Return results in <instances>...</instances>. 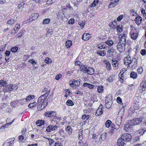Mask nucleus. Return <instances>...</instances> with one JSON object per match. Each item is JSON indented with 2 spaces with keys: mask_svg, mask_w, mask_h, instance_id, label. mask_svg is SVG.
<instances>
[{
  "mask_svg": "<svg viewBox=\"0 0 146 146\" xmlns=\"http://www.w3.org/2000/svg\"><path fill=\"white\" fill-rule=\"evenodd\" d=\"M145 131L146 129H142L138 130L137 132V133H138L140 135H142L144 134Z\"/></svg>",
  "mask_w": 146,
  "mask_h": 146,
  "instance_id": "nucleus-35",
  "label": "nucleus"
},
{
  "mask_svg": "<svg viewBox=\"0 0 146 146\" xmlns=\"http://www.w3.org/2000/svg\"><path fill=\"white\" fill-rule=\"evenodd\" d=\"M122 27V25H119L117 26L116 29L118 32H121L122 31L123 29Z\"/></svg>",
  "mask_w": 146,
  "mask_h": 146,
  "instance_id": "nucleus-40",
  "label": "nucleus"
},
{
  "mask_svg": "<svg viewBox=\"0 0 146 146\" xmlns=\"http://www.w3.org/2000/svg\"><path fill=\"white\" fill-rule=\"evenodd\" d=\"M73 82L74 84V85L75 86H79L80 84V81L76 80L73 81Z\"/></svg>",
  "mask_w": 146,
  "mask_h": 146,
  "instance_id": "nucleus-52",
  "label": "nucleus"
},
{
  "mask_svg": "<svg viewBox=\"0 0 146 146\" xmlns=\"http://www.w3.org/2000/svg\"><path fill=\"white\" fill-rule=\"evenodd\" d=\"M124 141H125L123 140L121 137L120 138L118 139L117 140V145L118 146H123L125 144Z\"/></svg>",
  "mask_w": 146,
  "mask_h": 146,
  "instance_id": "nucleus-22",
  "label": "nucleus"
},
{
  "mask_svg": "<svg viewBox=\"0 0 146 146\" xmlns=\"http://www.w3.org/2000/svg\"><path fill=\"white\" fill-rule=\"evenodd\" d=\"M80 70L84 73H86L90 75H93L94 72V69L91 68L86 67L84 66H82L80 68Z\"/></svg>",
  "mask_w": 146,
  "mask_h": 146,
  "instance_id": "nucleus-2",
  "label": "nucleus"
},
{
  "mask_svg": "<svg viewBox=\"0 0 146 146\" xmlns=\"http://www.w3.org/2000/svg\"><path fill=\"white\" fill-rule=\"evenodd\" d=\"M121 138L125 141H129L132 139L131 135L128 133H125L123 134L121 136Z\"/></svg>",
  "mask_w": 146,
  "mask_h": 146,
  "instance_id": "nucleus-5",
  "label": "nucleus"
},
{
  "mask_svg": "<svg viewBox=\"0 0 146 146\" xmlns=\"http://www.w3.org/2000/svg\"><path fill=\"white\" fill-rule=\"evenodd\" d=\"M35 97V96L34 95H29L26 98L25 100H26V101L27 102L28 101L30 100L31 99L34 98Z\"/></svg>",
  "mask_w": 146,
  "mask_h": 146,
  "instance_id": "nucleus-44",
  "label": "nucleus"
},
{
  "mask_svg": "<svg viewBox=\"0 0 146 146\" xmlns=\"http://www.w3.org/2000/svg\"><path fill=\"white\" fill-rule=\"evenodd\" d=\"M131 58L129 55L127 56L124 59V64L125 65H128L129 66L130 63Z\"/></svg>",
  "mask_w": 146,
  "mask_h": 146,
  "instance_id": "nucleus-14",
  "label": "nucleus"
},
{
  "mask_svg": "<svg viewBox=\"0 0 146 146\" xmlns=\"http://www.w3.org/2000/svg\"><path fill=\"white\" fill-rule=\"evenodd\" d=\"M135 21L136 22V24L138 25L139 26L142 21V18L140 16H137L135 18Z\"/></svg>",
  "mask_w": 146,
  "mask_h": 146,
  "instance_id": "nucleus-20",
  "label": "nucleus"
},
{
  "mask_svg": "<svg viewBox=\"0 0 146 146\" xmlns=\"http://www.w3.org/2000/svg\"><path fill=\"white\" fill-rule=\"evenodd\" d=\"M74 22V19H70L68 23L69 24H73Z\"/></svg>",
  "mask_w": 146,
  "mask_h": 146,
  "instance_id": "nucleus-62",
  "label": "nucleus"
},
{
  "mask_svg": "<svg viewBox=\"0 0 146 146\" xmlns=\"http://www.w3.org/2000/svg\"><path fill=\"white\" fill-rule=\"evenodd\" d=\"M20 28V25L19 24H17L16 25L15 28H14V30L15 31L17 32Z\"/></svg>",
  "mask_w": 146,
  "mask_h": 146,
  "instance_id": "nucleus-46",
  "label": "nucleus"
},
{
  "mask_svg": "<svg viewBox=\"0 0 146 146\" xmlns=\"http://www.w3.org/2000/svg\"><path fill=\"white\" fill-rule=\"evenodd\" d=\"M107 133H104L102 134L101 136V139L102 140H104L106 138L107 136Z\"/></svg>",
  "mask_w": 146,
  "mask_h": 146,
  "instance_id": "nucleus-47",
  "label": "nucleus"
},
{
  "mask_svg": "<svg viewBox=\"0 0 146 146\" xmlns=\"http://www.w3.org/2000/svg\"><path fill=\"white\" fill-rule=\"evenodd\" d=\"M36 103L35 102H34L33 103L30 104H29L28 107L30 108L33 107L36 105Z\"/></svg>",
  "mask_w": 146,
  "mask_h": 146,
  "instance_id": "nucleus-54",
  "label": "nucleus"
},
{
  "mask_svg": "<svg viewBox=\"0 0 146 146\" xmlns=\"http://www.w3.org/2000/svg\"><path fill=\"white\" fill-rule=\"evenodd\" d=\"M56 114V113L55 111H51L45 112L44 113V115L47 117H50L52 116L55 115Z\"/></svg>",
  "mask_w": 146,
  "mask_h": 146,
  "instance_id": "nucleus-16",
  "label": "nucleus"
},
{
  "mask_svg": "<svg viewBox=\"0 0 146 146\" xmlns=\"http://www.w3.org/2000/svg\"><path fill=\"white\" fill-rule=\"evenodd\" d=\"M72 45V42L71 40H67L66 42V46L67 48H70Z\"/></svg>",
  "mask_w": 146,
  "mask_h": 146,
  "instance_id": "nucleus-37",
  "label": "nucleus"
},
{
  "mask_svg": "<svg viewBox=\"0 0 146 146\" xmlns=\"http://www.w3.org/2000/svg\"><path fill=\"white\" fill-rule=\"evenodd\" d=\"M134 88V87L133 84L130 85L128 86V88L129 90H130V91H133Z\"/></svg>",
  "mask_w": 146,
  "mask_h": 146,
  "instance_id": "nucleus-57",
  "label": "nucleus"
},
{
  "mask_svg": "<svg viewBox=\"0 0 146 146\" xmlns=\"http://www.w3.org/2000/svg\"><path fill=\"white\" fill-rule=\"evenodd\" d=\"M127 34H123L121 36L119 40V42H121L125 44L126 43V38L127 37Z\"/></svg>",
  "mask_w": 146,
  "mask_h": 146,
  "instance_id": "nucleus-17",
  "label": "nucleus"
},
{
  "mask_svg": "<svg viewBox=\"0 0 146 146\" xmlns=\"http://www.w3.org/2000/svg\"><path fill=\"white\" fill-rule=\"evenodd\" d=\"M143 121V118L139 117L133 119L131 120L132 123H133L134 125H138Z\"/></svg>",
  "mask_w": 146,
  "mask_h": 146,
  "instance_id": "nucleus-10",
  "label": "nucleus"
},
{
  "mask_svg": "<svg viewBox=\"0 0 146 146\" xmlns=\"http://www.w3.org/2000/svg\"><path fill=\"white\" fill-rule=\"evenodd\" d=\"M111 123V121L110 120H108L105 123V125L106 127H109Z\"/></svg>",
  "mask_w": 146,
  "mask_h": 146,
  "instance_id": "nucleus-43",
  "label": "nucleus"
},
{
  "mask_svg": "<svg viewBox=\"0 0 146 146\" xmlns=\"http://www.w3.org/2000/svg\"><path fill=\"white\" fill-rule=\"evenodd\" d=\"M83 86L84 87H87L90 89H92L94 86V85H92L91 84H88L87 83H84L83 84Z\"/></svg>",
  "mask_w": 146,
  "mask_h": 146,
  "instance_id": "nucleus-26",
  "label": "nucleus"
},
{
  "mask_svg": "<svg viewBox=\"0 0 146 146\" xmlns=\"http://www.w3.org/2000/svg\"><path fill=\"white\" fill-rule=\"evenodd\" d=\"M90 35L89 33H84L82 36V39L84 40H88L90 38Z\"/></svg>",
  "mask_w": 146,
  "mask_h": 146,
  "instance_id": "nucleus-19",
  "label": "nucleus"
},
{
  "mask_svg": "<svg viewBox=\"0 0 146 146\" xmlns=\"http://www.w3.org/2000/svg\"><path fill=\"white\" fill-rule=\"evenodd\" d=\"M50 90H49L46 91V92L43 94L42 95H44V99H46L48 97V94L50 93Z\"/></svg>",
  "mask_w": 146,
  "mask_h": 146,
  "instance_id": "nucleus-51",
  "label": "nucleus"
},
{
  "mask_svg": "<svg viewBox=\"0 0 146 146\" xmlns=\"http://www.w3.org/2000/svg\"><path fill=\"white\" fill-rule=\"evenodd\" d=\"M15 140L14 138H11L8 139L4 143L5 146H12L13 144V142Z\"/></svg>",
  "mask_w": 146,
  "mask_h": 146,
  "instance_id": "nucleus-7",
  "label": "nucleus"
},
{
  "mask_svg": "<svg viewBox=\"0 0 146 146\" xmlns=\"http://www.w3.org/2000/svg\"><path fill=\"white\" fill-rule=\"evenodd\" d=\"M130 77L133 79L136 78L137 77V74L134 72H131L130 74Z\"/></svg>",
  "mask_w": 146,
  "mask_h": 146,
  "instance_id": "nucleus-30",
  "label": "nucleus"
},
{
  "mask_svg": "<svg viewBox=\"0 0 146 146\" xmlns=\"http://www.w3.org/2000/svg\"><path fill=\"white\" fill-rule=\"evenodd\" d=\"M109 26L111 29H114L115 28V26L113 23H111L109 24Z\"/></svg>",
  "mask_w": 146,
  "mask_h": 146,
  "instance_id": "nucleus-60",
  "label": "nucleus"
},
{
  "mask_svg": "<svg viewBox=\"0 0 146 146\" xmlns=\"http://www.w3.org/2000/svg\"><path fill=\"white\" fill-rule=\"evenodd\" d=\"M137 59L135 58H133L131 60L130 63L129 67L132 66V68H135L137 66Z\"/></svg>",
  "mask_w": 146,
  "mask_h": 146,
  "instance_id": "nucleus-9",
  "label": "nucleus"
},
{
  "mask_svg": "<svg viewBox=\"0 0 146 146\" xmlns=\"http://www.w3.org/2000/svg\"><path fill=\"white\" fill-rule=\"evenodd\" d=\"M44 122L43 120H37L36 122V124L39 126H40L44 124Z\"/></svg>",
  "mask_w": 146,
  "mask_h": 146,
  "instance_id": "nucleus-29",
  "label": "nucleus"
},
{
  "mask_svg": "<svg viewBox=\"0 0 146 146\" xmlns=\"http://www.w3.org/2000/svg\"><path fill=\"white\" fill-rule=\"evenodd\" d=\"M103 113L102 110L98 109L96 113L95 114L96 116H99L101 115Z\"/></svg>",
  "mask_w": 146,
  "mask_h": 146,
  "instance_id": "nucleus-42",
  "label": "nucleus"
},
{
  "mask_svg": "<svg viewBox=\"0 0 146 146\" xmlns=\"http://www.w3.org/2000/svg\"><path fill=\"white\" fill-rule=\"evenodd\" d=\"M115 50L113 48H111L110 50H109L107 52L109 53V55L112 56L113 55V53L114 52Z\"/></svg>",
  "mask_w": 146,
  "mask_h": 146,
  "instance_id": "nucleus-32",
  "label": "nucleus"
},
{
  "mask_svg": "<svg viewBox=\"0 0 146 146\" xmlns=\"http://www.w3.org/2000/svg\"><path fill=\"white\" fill-rule=\"evenodd\" d=\"M29 62L32 63L33 65H35L36 64V62L33 59L29 60Z\"/></svg>",
  "mask_w": 146,
  "mask_h": 146,
  "instance_id": "nucleus-61",
  "label": "nucleus"
},
{
  "mask_svg": "<svg viewBox=\"0 0 146 146\" xmlns=\"http://www.w3.org/2000/svg\"><path fill=\"white\" fill-rule=\"evenodd\" d=\"M108 81L109 82H112L114 78H113V77L111 76L108 79Z\"/></svg>",
  "mask_w": 146,
  "mask_h": 146,
  "instance_id": "nucleus-64",
  "label": "nucleus"
},
{
  "mask_svg": "<svg viewBox=\"0 0 146 146\" xmlns=\"http://www.w3.org/2000/svg\"><path fill=\"white\" fill-rule=\"evenodd\" d=\"M7 84V82L6 81L1 80H0V87H5Z\"/></svg>",
  "mask_w": 146,
  "mask_h": 146,
  "instance_id": "nucleus-27",
  "label": "nucleus"
},
{
  "mask_svg": "<svg viewBox=\"0 0 146 146\" xmlns=\"http://www.w3.org/2000/svg\"><path fill=\"white\" fill-rule=\"evenodd\" d=\"M106 68L108 70H110L111 68L110 64L108 62L106 63Z\"/></svg>",
  "mask_w": 146,
  "mask_h": 146,
  "instance_id": "nucleus-53",
  "label": "nucleus"
},
{
  "mask_svg": "<svg viewBox=\"0 0 146 146\" xmlns=\"http://www.w3.org/2000/svg\"><path fill=\"white\" fill-rule=\"evenodd\" d=\"M141 54L143 56L146 54V50L145 49H142L141 51Z\"/></svg>",
  "mask_w": 146,
  "mask_h": 146,
  "instance_id": "nucleus-58",
  "label": "nucleus"
},
{
  "mask_svg": "<svg viewBox=\"0 0 146 146\" xmlns=\"http://www.w3.org/2000/svg\"><path fill=\"white\" fill-rule=\"evenodd\" d=\"M97 54L100 56H104L106 55V52L104 50H98L97 51Z\"/></svg>",
  "mask_w": 146,
  "mask_h": 146,
  "instance_id": "nucleus-25",
  "label": "nucleus"
},
{
  "mask_svg": "<svg viewBox=\"0 0 146 146\" xmlns=\"http://www.w3.org/2000/svg\"><path fill=\"white\" fill-rule=\"evenodd\" d=\"M105 42L109 47L111 46L113 43V42L111 40H108L106 41Z\"/></svg>",
  "mask_w": 146,
  "mask_h": 146,
  "instance_id": "nucleus-34",
  "label": "nucleus"
},
{
  "mask_svg": "<svg viewBox=\"0 0 146 146\" xmlns=\"http://www.w3.org/2000/svg\"><path fill=\"white\" fill-rule=\"evenodd\" d=\"M44 95H42L39 98L38 101V104L45 103L44 100L46 99H44Z\"/></svg>",
  "mask_w": 146,
  "mask_h": 146,
  "instance_id": "nucleus-21",
  "label": "nucleus"
},
{
  "mask_svg": "<svg viewBox=\"0 0 146 146\" xmlns=\"http://www.w3.org/2000/svg\"><path fill=\"white\" fill-rule=\"evenodd\" d=\"M38 16L39 15L38 13H33L30 17L29 21H32L33 20L36 19Z\"/></svg>",
  "mask_w": 146,
  "mask_h": 146,
  "instance_id": "nucleus-18",
  "label": "nucleus"
},
{
  "mask_svg": "<svg viewBox=\"0 0 146 146\" xmlns=\"http://www.w3.org/2000/svg\"><path fill=\"white\" fill-rule=\"evenodd\" d=\"M125 129V131L129 132H131L133 131V126L129 123L125 124L124 125Z\"/></svg>",
  "mask_w": 146,
  "mask_h": 146,
  "instance_id": "nucleus-8",
  "label": "nucleus"
},
{
  "mask_svg": "<svg viewBox=\"0 0 146 146\" xmlns=\"http://www.w3.org/2000/svg\"><path fill=\"white\" fill-rule=\"evenodd\" d=\"M66 104L68 106H72L74 105L73 102L70 100H68L66 102Z\"/></svg>",
  "mask_w": 146,
  "mask_h": 146,
  "instance_id": "nucleus-39",
  "label": "nucleus"
},
{
  "mask_svg": "<svg viewBox=\"0 0 146 146\" xmlns=\"http://www.w3.org/2000/svg\"><path fill=\"white\" fill-rule=\"evenodd\" d=\"M112 64L113 67L118 68V63L117 61L115 60H113L112 61Z\"/></svg>",
  "mask_w": 146,
  "mask_h": 146,
  "instance_id": "nucleus-28",
  "label": "nucleus"
},
{
  "mask_svg": "<svg viewBox=\"0 0 146 146\" xmlns=\"http://www.w3.org/2000/svg\"><path fill=\"white\" fill-rule=\"evenodd\" d=\"M45 101H45V103L44 104L41 103V104H38V105L37 107V109L38 110H42L48 104V101L47 100Z\"/></svg>",
  "mask_w": 146,
  "mask_h": 146,
  "instance_id": "nucleus-11",
  "label": "nucleus"
},
{
  "mask_svg": "<svg viewBox=\"0 0 146 146\" xmlns=\"http://www.w3.org/2000/svg\"><path fill=\"white\" fill-rule=\"evenodd\" d=\"M105 102L106 108L108 109L110 108L112 104L111 100L110 99H107L106 100Z\"/></svg>",
  "mask_w": 146,
  "mask_h": 146,
  "instance_id": "nucleus-15",
  "label": "nucleus"
},
{
  "mask_svg": "<svg viewBox=\"0 0 146 146\" xmlns=\"http://www.w3.org/2000/svg\"><path fill=\"white\" fill-rule=\"evenodd\" d=\"M50 19L48 18L44 19L42 23L44 25L48 24L50 22Z\"/></svg>",
  "mask_w": 146,
  "mask_h": 146,
  "instance_id": "nucleus-36",
  "label": "nucleus"
},
{
  "mask_svg": "<svg viewBox=\"0 0 146 146\" xmlns=\"http://www.w3.org/2000/svg\"><path fill=\"white\" fill-rule=\"evenodd\" d=\"M143 91H145L146 90V81L143 80L141 83L139 89Z\"/></svg>",
  "mask_w": 146,
  "mask_h": 146,
  "instance_id": "nucleus-13",
  "label": "nucleus"
},
{
  "mask_svg": "<svg viewBox=\"0 0 146 146\" xmlns=\"http://www.w3.org/2000/svg\"><path fill=\"white\" fill-rule=\"evenodd\" d=\"M123 15H121L117 18V20L118 21H121V20L123 18Z\"/></svg>",
  "mask_w": 146,
  "mask_h": 146,
  "instance_id": "nucleus-59",
  "label": "nucleus"
},
{
  "mask_svg": "<svg viewBox=\"0 0 146 146\" xmlns=\"http://www.w3.org/2000/svg\"><path fill=\"white\" fill-rule=\"evenodd\" d=\"M103 87L102 86H100L98 87L97 90L98 92L101 93L103 91Z\"/></svg>",
  "mask_w": 146,
  "mask_h": 146,
  "instance_id": "nucleus-50",
  "label": "nucleus"
},
{
  "mask_svg": "<svg viewBox=\"0 0 146 146\" xmlns=\"http://www.w3.org/2000/svg\"><path fill=\"white\" fill-rule=\"evenodd\" d=\"M90 116L89 115H86L84 114L82 116V118L83 120H84V121L86 123L87 121V120L89 121L88 119H89Z\"/></svg>",
  "mask_w": 146,
  "mask_h": 146,
  "instance_id": "nucleus-24",
  "label": "nucleus"
},
{
  "mask_svg": "<svg viewBox=\"0 0 146 146\" xmlns=\"http://www.w3.org/2000/svg\"><path fill=\"white\" fill-rule=\"evenodd\" d=\"M124 111V107H122L120 109L118 114V116L116 119L115 123L118 127L121 125L122 122V119L123 118Z\"/></svg>",
  "mask_w": 146,
  "mask_h": 146,
  "instance_id": "nucleus-1",
  "label": "nucleus"
},
{
  "mask_svg": "<svg viewBox=\"0 0 146 146\" xmlns=\"http://www.w3.org/2000/svg\"><path fill=\"white\" fill-rule=\"evenodd\" d=\"M143 68L142 67H140L137 70V72L139 74H141L143 72Z\"/></svg>",
  "mask_w": 146,
  "mask_h": 146,
  "instance_id": "nucleus-56",
  "label": "nucleus"
},
{
  "mask_svg": "<svg viewBox=\"0 0 146 146\" xmlns=\"http://www.w3.org/2000/svg\"><path fill=\"white\" fill-rule=\"evenodd\" d=\"M79 136L78 139L80 140H81L83 138L82 135L83 130L82 129H80L79 131Z\"/></svg>",
  "mask_w": 146,
  "mask_h": 146,
  "instance_id": "nucleus-33",
  "label": "nucleus"
},
{
  "mask_svg": "<svg viewBox=\"0 0 146 146\" xmlns=\"http://www.w3.org/2000/svg\"><path fill=\"white\" fill-rule=\"evenodd\" d=\"M78 24L79 25L80 27H84V26L85 24V22L82 21L81 22H78Z\"/></svg>",
  "mask_w": 146,
  "mask_h": 146,
  "instance_id": "nucleus-55",
  "label": "nucleus"
},
{
  "mask_svg": "<svg viewBox=\"0 0 146 146\" xmlns=\"http://www.w3.org/2000/svg\"><path fill=\"white\" fill-rule=\"evenodd\" d=\"M51 59L49 58H47L45 59V62L46 63H51Z\"/></svg>",
  "mask_w": 146,
  "mask_h": 146,
  "instance_id": "nucleus-63",
  "label": "nucleus"
},
{
  "mask_svg": "<svg viewBox=\"0 0 146 146\" xmlns=\"http://www.w3.org/2000/svg\"><path fill=\"white\" fill-rule=\"evenodd\" d=\"M139 141V136L135 137H133L131 141L132 143H138Z\"/></svg>",
  "mask_w": 146,
  "mask_h": 146,
  "instance_id": "nucleus-23",
  "label": "nucleus"
},
{
  "mask_svg": "<svg viewBox=\"0 0 146 146\" xmlns=\"http://www.w3.org/2000/svg\"><path fill=\"white\" fill-rule=\"evenodd\" d=\"M15 22V21L13 19H10L7 21V23L11 25L14 24Z\"/></svg>",
  "mask_w": 146,
  "mask_h": 146,
  "instance_id": "nucleus-38",
  "label": "nucleus"
},
{
  "mask_svg": "<svg viewBox=\"0 0 146 146\" xmlns=\"http://www.w3.org/2000/svg\"><path fill=\"white\" fill-rule=\"evenodd\" d=\"M129 35L131 38L135 40L137 39L139 34L137 31L135 30H133L130 31L129 33Z\"/></svg>",
  "mask_w": 146,
  "mask_h": 146,
  "instance_id": "nucleus-4",
  "label": "nucleus"
},
{
  "mask_svg": "<svg viewBox=\"0 0 146 146\" xmlns=\"http://www.w3.org/2000/svg\"><path fill=\"white\" fill-rule=\"evenodd\" d=\"M16 86H14L12 84H7L5 87L3 88V91L4 92H7L8 91H11L15 88Z\"/></svg>",
  "mask_w": 146,
  "mask_h": 146,
  "instance_id": "nucleus-3",
  "label": "nucleus"
},
{
  "mask_svg": "<svg viewBox=\"0 0 146 146\" xmlns=\"http://www.w3.org/2000/svg\"><path fill=\"white\" fill-rule=\"evenodd\" d=\"M98 47L100 49H104L106 48V45L100 44L98 45Z\"/></svg>",
  "mask_w": 146,
  "mask_h": 146,
  "instance_id": "nucleus-48",
  "label": "nucleus"
},
{
  "mask_svg": "<svg viewBox=\"0 0 146 146\" xmlns=\"http://www.w3.org/2000/svg\"><path fill=\"white\" fill-rule=\"evenodd\" d=\"M66 129L67 133H68L69 134H71L72 133V129L70 126H67Z\"/></svg>",
  "mask_w": 146,
  "mask_h": 146,
  "instance_id": "nucleus-31",
  "label": "nucleus"
},
{
  "mask_svg": "<svg viewBox=\"0 0 146 146\" xmlns=\"http://www.w3.org/2000/svg\"><path fill=\"white\" fill-rule=\"evenodd\" d=\"M18 47L17 46H14L11 48V51L12 52H16L18 50Z\"/></svg>",
  "mask_w": 146,
  "mask_h": 146,
  "instance_id": "nucleus-45",
  "label": "nucleus"
},
{
  "mask_svg": "<svg viewBox=\"0 0 146 146\" xmlns=\"http://www.w3.org/2000/svg\"><path fill=\"white\" fill-rule=\"evenodd\" d=\"M98 3V0H94L93 3L91 4L90 7H94L97 5Z\"/></svg>",
  "mask_w": 146,
  "mask_h": 146,
  "instance_id": "nucleus-41",
  "label": "nucleus"
},
{
  "mask_svg": "<svg viewBox=\"0 0 146 146\" xmlns=\"http://www.w3.org/2000/svg\"><path fill=\"white\" fill-rule=\"evenodd\" d=\"M57 127L56 125H50L47 127L46 129V131L48 132H50L57 129Z\"/></svg>",
  "mask_w": 146,
  "mask_h": 146,
  "instance_id": "nucleus-12",
  "label": "nucleus"
},
{
  "mask_svg": "<svg viewBox=\"0 0 146 146\" xmlns=\"http://www.w3.org/2000/svg\"><path fill=\"white\" fill-rule=\"evenodd\" d=\"M112 1L110 3L109 6L111 7H113L115 6L117 4L114 1Z\"/></svg>",
  "mask_w": 146,
  "mask_h": 146,
  "instance_id": "nucleus-49",
  "label": "nucleus"
},
{
  "mask_svg": "<svg viewBox=\"0 0 146 146\" xmlns=\"http://www.w3.org/2000/svg\"><path fill=\"white\" fill-rule=\"evenodd\" d=\"M125 44L121 43V42H119L117 46V50L121 52H123L125 50Z\"/></svg>",
  "mask_w": 146,
  "mask_h": 146,
  "instance_id": "nucleus-6",
  "label": "nucleus"
}]
</instances>
